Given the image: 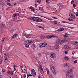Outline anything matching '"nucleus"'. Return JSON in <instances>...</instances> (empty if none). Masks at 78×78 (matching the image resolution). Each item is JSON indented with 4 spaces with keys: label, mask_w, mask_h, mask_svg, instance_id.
Returning a JSON list of instances; mask_svg holds the SVG:
<instances>
[{
    "label": "nucleus",
    "mask_w": 78,
    "mask_h": 78,
    "mask_svg": "<svg viewBox=\"0 0 78 78\" xmlns=\"http://www.w3.org/2000/svg\"><path fill=\"white\" fill-rule=\"evenodd\" d=\"M31 19L32 20L35 21V22H42V20L41 19L38 17H32Z\"/></svg>",
    "instance_id": "nucleus-1"
},
{
    "label": "nucleus",
    "mask_w": 78,
    "mask_h": 78,
    "mask_svg": "<svg viewBox=\"0 0 78 78\" xmlns=\"http://www.w3.org/2000/svg\"><path fill=\"white\" fill-rule=\"evenodd\" d=\"M51 69L53 72V74L54 75H56L57 74V72H56V70L55 69V68L54 66H52L51 67Z\"/></svg>",
    "instance_id": "nucleus-2"
},
{
    "label": "nucleus",
    "mask_w": 78,
    "mask_h": 78,
    "mask_svg": "<svg viewBox=\"0 0 78 78\" xmlns=\"http://www.w3.org/2000/svg\"><path fill=\"white\" fill-rule=\"evenodd\" d=\"M65 42V40H61L60 39H58L57 40L56 42V44H61L62 43H64Z\"/></svg>",
    "instance_id": "nucleus-3"
},
{
    "label": "nucleus",
    "mask_w": 78,
    "mask_h": 78,
    "mask_svg": "<svg viewBox=\"0 0 78 78\" xmlns=\"http://www.w3.org/2000/svg\"><path fill=\"white\" fill-rule=\"evenodd\" d=\"M30 71L31 74L32 75V76H36V72L34 69H31Z\"/></svg>",
    "instance_id": "nucleus-4"
},
{
    "label": "nucleus",
    "mask_w": 78,
    "mask_h": 78,
    "mask_svg": "<svg viewBox=\"0 0 78 78\" xmlns=\"http://www.w3.org/2000/svg\"><path fill=\"white\" fill-rule=\"evenodd\" d=\"M50 56L51 58H55V57L56 56V55L55 53H53L51 54Z\"/></svg>",
    "instance_id": "nucleus-5"
},
{
    "label": "nucleus",
    "mask_w": 78,
    "mask_h": 78,
    "mask_svg": "<svg viewBox=\"0 0 78 78\" xmlns=\"http://www.w3.org/2000/svg\"><path fill=\"white\" fill-rule=\"evenodd\" d=\"M19 13H15L13 15L12 17L14 18L16 17L17 16H19Z\"/></svg>",
    "instance_id": "nucleus-6"
},
{
    "label": "nucleus",
    "mask_w": 78,
    "mask_h": 78,
    "mask_svg": "<svg viewBox=\"0 0 78 78\" xmlns=\"http://www.w3.org/2000/svg\"><path fill=\"white\" fill-rule=\"evenodd\" d=\"M67 50V51H69L70 49H71V48H70V47L69 46H68V45H67L66 46V47L65 48Z\"/></svg>",
    "instance_id": "nucleus-7"
},
{
    "label": "nucleus",
    "mask_w": 78,
    "mask_h": 78,
    "mask_svg": "<svg viewBox=\"0 0 78 78\" xmlns=\"http://www.w3.org/2000/svg\"><path fill=\"white\" fill-rule=\"evenodd\" d=\"M8 58H9L8 55H5L4 57V61H5H5H6V60H8Z\"/></svg>",
    "instance_id": "nucleus-8"
},
{
    "label": "nucleus",
    "mask_w": 78,
    "mask_h": 78,
    "mask_svg": "<svg viewBox=\"0 0 78 78\" xmlns=\"http://www.w3.org/2000/svg\"><path fill=\"white\" fill-rule=\"evenodd\" d=\"M69 16L70 17H71L73 19H75V15L72 13L70 14L69 15Z\"/></svg>",
    "instance_id": "nucleus-9"
},
{
    "label": "nucleus",
    "mask_w": 78,
    "mask_h": 78,
    "mask_svg": "<svg viewBox=\"0 0 78 78\" xmlns=\"http://www.w3.org/2000/svg\"><path fill=\"white\" fill-rule=\"evenodd\" d=\"M27 69V68L25 66H23L22 68V70L23 71H25Z\"/></svg>",
    "instance_id": "nucleus-10"
},
{
    "label": "nucleus",
    "mask_w": 78,
    "mask_h": 78,
    "mask_svg": "<svg viewBox=\"0 0 78 78\" xmlns=\"http://www.w3.org/2000/svg\"><path fill=\"white\" fill-rule=\"evenodd\" d=\"M63 66L64 67H68L69 66V65L67 63H64L63 65Z\"/></svg>",
    "instance_id": "nucleus-11"
},
{
    "label": "nucleus",
    "mask_w": 78,
    "mask_h": 78,
    "mask_svg": "<svg viewBox=\"0 0 78 78\" xmlns=\"http://www.w3.org/2000/svg\"><path fill=\"white\" fill-rule=\"evenodd\" d=\"M72 43L75 45H78V42L77 41H73Z\"/></svg>",
    "instance_id": "nucleus-12"
},
{
    "label": "nucleus",
    "mask_w": 78,
    "mask_h": 78,
    "mask_svg": "<svg viewBox=\"0 0 78 78\" xmlns=\"http://www.w3.org/2000/svg\"><path fill=\"white\" fill-rule=\"evenodd\" d=\"M51 37H53V36H46V39H50V38H51Z\"/></svg>",
    "instance_id": "nucleus-13"
},
{
    "label": "nucleus",
    "mask_w": 78,
    "mask_h": 78,
    "mask_svg": "<svg viewBox=\"0 0 78 78\" xmlns=\"http://www.w3.org/2000/svg\"><path fill=\"white\" fill-rule=\"evenodd\" d=\"M54 48H55L56 49H57L58 48H59V46L58 45H56L54 47Z\"/></svg>",
    "instance_id": "nucleus-14"
},
{
    "label": "nucleus",
    "mask_w": 78,
    "mask_h": 78,
    "mask_svg": "<svg viewBox=\"0 0 78 78\" xmlns=\"http://www.w3.org/2000/svg\"><path fill=\"white\" fill-rule=\"evenodd\" d=\"M59 6L60 8H62L63 6H64V5H63L62 3H60L59 4Z\"/></svg>",
    "instance_id": "nucleus-15"
},
{
    "label": "nucleus",
    "mask_w": 78,
    "mask_h": 78,
    "mask_svg": "<svg viewBox=\"0 0 78 78\" xmlns=\"http://www.w3.org/2000/svg\"><path fill=\"white\" fill-rule=\"evenodd\" d=\"M64 58L65 60H66V61H68V60H69V58H68L67 56H64Z\"/></svg>",
    "instance_id": "nucleus-16"
},
{
    "label": "nucleus",
    "mask_w": 78,
    "mask_h": 78,
    "mask_svg": "<svg viewBox=\"0 0 78 78\" xmlns=\"http://www.w3.org/2000/svg\"><path fill=\"white\" fill-rule=\"evenodd\" d=\"M39 69L40 70H41V71H43V69H42V67L40 65L39 66Z\"/></svg>",
    "instance_id": "nucleus-17"
},
{
    "label": "nucleus",
    "mask_w": 78,
    "mask_h": 78,
    "mask_svg": "<svg viewBox=\"0 0 78 78\" xmlns=\"http://www.w3.org/2000/svg\"><path fill=\"white\" fill-rule=\"evenodd\" d=\"M3 27H4V25L3 24L1 25L0 26V28L1 29H2V28H3Z\"/></svg>",
    "instance_id": "nucleus-18"
},
{
    "label": "nucleus",
    "mask_w": 78,
    "mask_h": 78,
    "mask_svg": "<svg viewBox=\"0 0 78 78\" xmlns=\"http://www.w3.org/2000/svg\"><path fill=\"white\" fill-rule=\"evenodd\" d=\"M70 76V74L68 73L66 75V78H69Z\"/></svg>",
    "instance_id": "nucleus-19"
},
{
    "label": "nucleus",
    "mask_w": 78,
    "mask_h": 78,
    "mask_svg": "<svg viewBox=\"0 0 78 78\" xmlns=\"http://www.w3.org/2000/svg\"><path fill=\"white\" fill-rule=\"evenodd\" d=\"M72 72V69H70L68 71V73H71Z\"/></svg>",
    "instance_id": "nucleus-20"
},
{
    "label": "nucleus",
    "mask_w": 78,
    "mask_h": 78,
    "mask_svg": "<svg viewBox=\"0 0 78 78\" xmlns=\"http://www.w3.org/2000/svg\"><path fill=\"white\" fill-rule=\"evenodd\" d=\"M36 2H37V3H38L39 4L41 3V0H36Z\"/></svg>",
    "instance_id": "nucleus-21"
},
{
    "label": "nucleus",
    "mask_w": 78,
    "mask_h": 78,
    "mask_svg": "<svg viewBox=\"0 0 78 78\" xmlns=\"http://www.w3.org/2000/svg\"><path fill=\"white\" fill-rule=\"evenodd\" d=\"M17 34H15L12 37V38H14V37H16V36H17Z\"/></svg>",
    "instance_id": "nucleus-22"
},
{
    "label": "nucleus",
    "mask_w": 78,
    "mask_h": 78,
    "mask_svg": "<svg viewBox=\"0 0 78 78\" xmlns=\"http://www.w3.org/2000/svg\"><path fill=\"white\" fill-rule=\"evenodd\" d=\"M51 8V7L50 6H47L46 7V9L48 10H49Z\"/></svg>",
    "instance_id": "nucleus-23"
},
{
    "label": "nucleus",
    "mask_w": 78,
    "mask_h": 78,
    "mask_svg": "<svg viewBox=\"0 0 78 78\" xmlns=\"http://www.w3.org/2000/svg\"><path fill=\"white\" fill-rule=\"evenodd\" d=\"M46 71L47 72V74H49V73H50V71H49V70L48 68H46Z\"/></svg>",
    "instance_id": "nucleus-24"
},
{
    "label": "nucleus",
    "mask_w": 78,
    "mask_h": 78,
    "mask_svg": "<svg viewBox=\"0 0 78 78\" xmlns=\"http://www.w3.org/2000/svg\"><path fill=\"white\" fill-rule=\"evenodd\" d=\"M43 47H46L47 46V43H43Z\"/></svg>",
    "instance_id": "nucleus-25"
},
{
    "label": "nucleus",
    "mask_w": 78,
    "mask_h": 78,
    "mask_svg": "<svg viewBox=\"0 0 78 78\" xmlns=\"http://www.w3.org/2000/svg\"><path fill=\"white\" fill-rule=\"evenodd\" d=\"M24 45L25 47L27 48H28L29 47V45L27 44H25Z\"/></svg>",
    "instance_id": "nucleus-26"
},
{
    "label": "nucleus",
    "mask_w": 78,
    "mask_h": 78,
    "mask_svg": "<svg viewBox=\"0 0 78 78\" xmlns=\"http://www.w3.org/2000/svg\"><path fill=\"white\" fill-rule=\"evenodd\" d=\"M30 44H33V43L34 42V40H30Z\"/></svg>",
    "instance_id": "nucleus-27"
},
{
    "label": "nucleus",
    "mask_w": 78,
    "mask_h": 78,
    "mask_svg": "<svg viewBox=\"0 0 78 78\" xmlns=\"http://www.w3.org/2000/svg\"><path fill=\"white\" fill-rule=\"evenodd\" d=\"M58 31H63V30H64V28H61L58 29Z\"/></svg>",
    "instance_id": "nucleus-28"
},
{
    "label": "nucleus",
    "mask_w": 78,
    "mask_h": 78,
    "mask_svg": "<svg viewBox=\"0 0 78 78\" xmlns=\"http://www.w3.org/2000/svg\"><path fill=\"white\" fill-rule=\"evenodd\" d=\"M68 20H69V21H70L71 22H73V20H72L70 18H69L68 19Z\"/></svg>",
    "instance_id": "nucleus-29"
},
{
    "label": "nucleus",
    "mask_w": 78,
    "mask_h": 78,
    "mask_svg": "<svg viewBox=\"0 0 78 78\" xmlns=\"http://www.w3.org/2000/svg\"><path fill=\"white\" fill-rule=\"evenodd\" d=\"M69 78H73V75L71 74L70 75Z\"/></svg>",
    "instance_id": "nucleus-30"
},
{
    "label": "nucleus",
    "mask_w": 78,
    "mask_h": 78,
    "mask_svg": "<svg viewBox=\"0 0 78 78\" xmlns=\"http://www.w3.org/2000/svg\"><path fill=\"white\" fill-rule=\"evenodd\" d=\"M32 76V75L31 74H27V78H28L29 76Z\"/></svg>",
    "instance_id": "nucleus-31"
},
{
    "label": "nucleus",
    "mask_w": 78,
    "mask_h": 78,
    "mask_svg": "<svg viewBox=\"0 0 78 78\" xmlns=\"http://www.w3.org/2000/svg\"><path fill=\"white\" fill-rule=\"evenodd\" d=\"M39 9H40V10H41V11H44V9H43V8L42 7H39Z\"/></svg>",
    "instance_id": "nucleus-32"
},
{
    "label": "nucleus",
    "mask_w": 78,
    "mask_h": 78,
    "mask_svg": "<svg viewBox=\"0 0 78 78\" xmlns=\"http://www.w3.org/2000/svg\"><path fill=\"white\" fill-rule=\"evenodd\" d=\"M0 4L1 5H5V4L4 3L2 2H0Z\"/></svg>",
    "instance_id": "nucleus-33"
},
{
    "label": "nucleus",
    "mask_w": 78,
    "mask_h": 78,
    "mask_svg": "<svg viewBox=\"0 0 78 78\" xmlns=\"http://www.w3.org/2000/svg\"><path fill=\"white\" fill-rule=\"evenodd\" d=\"M6 73H8V74H11V72L10 71H8L6 72Z\"/></svg>",
    "instance_id": "nucleus-34"
},
{
    "label": "nucleus",
    "mask_w": 78,
    "mask_h": 78,
    "mask_svg": "<svg viewBox=\"0 0 78 78\" xmlns=\"http://www.w3.org/2000/svg\"><path fill=\"white\" fill-rule=\"evenodd\" d=\"M30 40H27V44H30Z\"/></svg>",
    "instance_id": "nucleus-35"
},
{
    "label": "nucleus",
    "mask_w": 78,
    "mask_h": 78,
    "mask_svg": "<svg viewBox=\"0 0 78 78\" xmlns=\"http://www.w3.org/2000/svg\"><path fill=\"white\" fill-rule=\"evenodd\" d=\"M40 45L41 47H44V46L43 45V43L40 44Z\"/></svg>",
    "instance_id": "nucleus-36"
},
{
    "label": "nucleus",
    "mask_w": 78,
    "mask_h": 78,
    "mask_svg": "<svg viewBox=\"0 0 78 78\" xmlns=\"http://www.w3.org/2000/svg\"><path fill=\"white\" fill-rule=\"evenodd\" d=\"M5 41V38H2V42H3Z\"/></svg>",
    "instance_id": "nucleus-37"
},
{
    "label": "nucleus",
    "mask_w": 78,
    "mask_h": 78,
    "mask_svg": "<svg viewBox=\"0 0 78 78\" xmlns=\"http://www.w3.org/2000/svg\"><path fill=\"white\" fill-rule=\"evenodd\" d=\"M38 27L40 28H42V29H44V28L43 27H42L40 26H38Z\"/></svg>",
    "instance_id": "nucleus-38"
},
{
    "label": "nucleus",
    "mask_w": 78,
    "mask_h": 78,
    "mask_svg": "<svg viewBox=\"0 0 78 78\" xmlns=\"http://www.w3.org/2000/svg\"><path fill=\"white\" fill-rule=\"evenodd\" d=\"M78 62V60H76L74 61V63L75 64H76Z\"/></svg>",
    "instance_id": "nucleus-39"
},
{
    "label": "nucleus",
    "mask_w": 78,
    "mask_h": 78,
    "mask_svg": "<svg viewBox=\"0 0 78 78\" xmlns=\"http://www.w3.org/2000/svg\"><path fill=\"white\" fill-rule=\"evenodd\" d=\"M71 3L72 4H73V3H74V1L73 0H72L71 1Z\"/></svg>",
    "instance_id": "nucleus-40"
},
{
    "label": "nucleus",
    "mask_w": 78,
    "mask_h": 78,
    "mask_svg": "<svg viewBox=\"0 0 78 78\" xmlns=\"http://www.w3.org/2000/svg\"><path fill=\"white\" fill-rule=\"evenodd\" d=\"M7 4L9 6H11V3H9V2H7Z\"/></svg>",
    "instance_id": "nucleus-41"
},
{
    "label": "nucleus",
    "mask_w": 78,
    "mask_h": 78,
    "mask_svg": "<svg viewBox=\"0 0 78 78\" xmlns=\"http://www.w3.org/2000/svg\"><path fill=\"white\" fill-rule=\"evenodd\" d=\"M52 11H56V9L54 8V9H52Z\"/></svg>",
    "instance_id": "nucleus-42"
},
{
    "label": "nucleus",
    "mask_w": 78,
    "mask_h": 78,
    "mask_svg": "<svg viewBox=\"0 0 78 78\" xmlns=\"http://www.w3.org/2000/svg\"><path fill=\"white\" fill-rule=\"evenodd\" d=\"M64 37H69L67 36H66V35H64L63 36Z\"/></svg>",
    "instance_id": "nucleus-43"
},
{
    "label": "nucleus",
    "mask_w": 78,
    "mask_h": 78,
    "mask_svg": "<svg viewBox=\"0 0 78 78\" xmlns=\"http://www.w3.org/2000/svg\"><path fill=\"white\" fill-rule=\"evenodd\" d=\"M2 71L3 72H6V70H5V69H2Z\"/></svg>",
    "instance_id": "nucleus-44"
},
{
    "label": "nucleus",
    "mask_w": 78,
    "mask_h": 78,
    "mask_svg": "<svg viewBox=\"0 0 78 78\" xmlns=\"http://www.w3.org/2000/svg\"><path fill=\"white\" fill-rule=\"evenodd\" d=\"M2 60L0 59V64H2Z\"/></svg>",
    "instance_id": "nucleus-45"
},
{
    "label": "nucleus",
    "mask_w": 78,
    "mask_h": 78,
    "mask_svg": "<svg viewBox=\"0 0 78 78\" xmlns=\"http://www.w3.org/2000/svg\"><path fill=\"white\" fill-rule=\"evenodd\" d=\"M21 1L22 2H24L27 1V0H21Z\"/></svg>",
    "instance_id": "nucleus-46"
},
{
    "label": "nucleus",
    "mask_w": 78,
    "mask_h": 78,
    "mask_svg": "<svg viewBox=\"0 0 78 78\" xmlns=\"http://www.w3.org/2000/svg\"><path fill=\"white\" fill-rule=\"evenodd\" d=\"M38 56L39 57H41V54L40 53L38 54Z\"/></svg>",
    "instance_id": "nucleus-47"
},
{
    "label": "nucleus",
    "mask_w": 78,
    "mask_h": 78,
    "mask_svg": "<svg viewBox=\"0 0 78 78\" xmlns=\"http://www.w3.org/2000/svg\"><path fill=\"white\" fill-rule=\"evenodd\" d=\"M50 21L51 22V23H55V21L51 20Z\"/></svg>",
    "instance_id": "nucleus-48"
},
{
    "label": "nucleus",
    "mask_w": 78,
    "mask_h": 78,
    "mask_svg": "<svg viewBox=\"0 0 78 78\" xmlns=\"http://www.w3.org/2000/svg\"><path fill=\"white\" fill-rule=\"evenodd\" d=\"M50 21L51 22V23H55V21L51 20Z\"/></svg>",
    "instance_id": "nucleus-49"
},
{
    "label": "nucleus",
    "mask_w": 78,
    "mask_h": 78,
    "mask_svg": "<svg viewBox=\"0 0 78 78\" xmlns=\"http://www.w3.org/2000/svg\"><path fill=\"white\" fill-rule=\"evenodd\" d=\"M76 16H78V12H76Z\"/></svg>",
    "instance_id": "nucleus-50"
},
{
    "label": "nucleus",
    "mask_w": 78,
    "mask_h": 78,
    "mask_svg": "<svg viewBox=\"0 0 78 78\" xmlns=\"http://www.w3.org/2000/svg\"><path fill=\"white\" fill-rule=\"evenodd\" d=\"M31 10L32 11H33V12H34V9H33V8Z\"/></svg>",
    "instance_id": "nucleus-51"
},
{
    "label": "nucleus",
    "mask_w": 78,
    "mask_h": 78,
    "mask_svg": "<svg viewBox=\"0 0 78 78\" xmlns=\"http://www.w3.org/2000/svg\"><path fill=\"white\" fill-rule=\"evenodd\" d=\"M41 39H45V37H44L43 36H41Z\"/></svg>",
    "instance_id": "nucleus-52"
},
{
    "label": "nucleus",
    "mask_w": 78,
    "mask_h": 78,
    "mask_svg": "<svg viewBox=\"0 0 78 78\" xmlns=\"http://www.w3.org/2000/svg\"><path fill=\"white\" fill-rule=\"evenodd\" d=\"M11 72V75H13V73H14V72L12 71Z\"/></svg>",
    "instance_id": "nucleus-53"
},
{
    "label": "nucleus",
    "mask_w": 78,
    "mask_h": 78,
    "mask_svg": "<svg viewBox=\"0 0 78 78\" xmlns=\"http://www.w3.org/2000/svg\"><path fill=\"white\" fill-rule=\"evenodd\" d=\"M73 6L74 8H75V7H76V5L75 4H73Z\"/></svg>",
    "instance_id": "nucleus-54"
},
{
    "label": "nucleus",
    "mask_w": 78,
    "mask_h": 78,
    "mask_svg": "<svg viewBox=\"0 0 78 78\" xmlns=\"http://www.w3.org/2000/svg\"><path fill=\"white\" fill-rule=\"evenodd\" d=\"M65 35H66V36H69V34H67V33H66V34H65Z\"/></svg>",
    "instance_id": "nucleus-55"
},
{
    "label": "nucleus",
    "mask_w": 78,
    "mask_h": 78,
    "mask_svg": "<svg viewBox=\"0 0 78 78\" xmlns=\"http://www.w3.org/2000/svg\"><path fill=\"white\" fill-rule=\"evenodd\" d=\"M65 54H68V52L67 51H66L65 52Z\"/></svg>",
    "instance_id": "nucleus-56"
},
{
    "label": "nucleus",
    "mask_w": 78,
    "mask_h": 78,
    "mask_svg": "<svg viewBox=\"0 0 78 78\" xmlns=\"http://www.w3.org/2000/svg\"><path fill=\"white\" fill-rule=\"evenodd\" d=\"M49 0H45V1H46V3H48V1H49Z\"/></svg>",
    "instance_id": "nucleus-57"
},
{
    "label": "nucleus",
    "mask_w": 78,
    "mask_h": 78,
    "mask_svg": "<svg viewBox=\"0 0 78 78\" xmlns=\"http://www.w3.org/2000/svg\"><path fill=\"white\" fill-rule=\"evenodd\" d=\"M57 23L58 22L56 21H54V23H55V24H57Z\"/></svg>",
    "instance_id": "nucleus-58"
},
{
    "label": "nucleus",
    "mask_w": 78,
    "mask_h": 78,
    "mask_svg": "<svg viewBox=\"0 0 78 78\" xmlns=\"http://www.w3.org/2000/svg\"><path fill=\"white\" fill-rule=\"evenodd\" d=\"M16 67V65H13V68H15V67Z\"/></svg>",
    "instance_id": "nucleus-59"
},
{
    "label": "nucleus",
    "mask_w": 78,
    "mask_h": 78,
    "mask_svg": "<svg viewBox=\"0 0 78 78\" xmlns=\"http://www.w3.org/2000/svg\"><path fill=\"white\" fill-rule=\"evenodd\" d=\"M35 8H36L37 6V5L35 4Z\"/></svg>",
    "instance_id": "nucleus-60"
},
{
    "label": "nucleus",
    "mask_w": 78,
    "mask_h": 78,
    "mask_svg": "<svg viewBox=\"0 0 78 78\" xmlns=\"http://www.w3.org/2000/svg\"><path fill=\"white\" fill-rule=\"evenodd\" d=\"M33 8V7H29V9H31Z\"/></svg>",
    "instance_id": "nucleus-61"
},
{
    "label": "nucleus",
    "mask_w": 78,
    "mask_h": 78,
    "mask_svg": "<svg viewBox=\"0 0 78 78\" xmlns=\"http://www.w3.org/2000/svg\"><path fill=\"white\" fill-rule=\"evenodd\" d=\"M30 36V34H27V37H28V36Z\"/></svg>",
    "instance_id": "nucleus-62"
},
{
    "label": "nucleus",
    "mask_w": 78,
    "mask_h": 78,
    "mask_svg": "<svg viewBox=\"0 0 78 78\" xmlns=\"http://www.w3.org/2000/svg\"><path fill=\"white\" fill-rule=\"evenodd\" d=\"M32 45H33V47H35V44H32Z\"/></svg>",
    "instance_id": "nucleus-63"
},
{
    "label": "nucleus",
    "mask_w": 78,
    "mask_h": 78,
    "mask_svg": "<svg viewBox=\"0 0 78 78\" xmlns=\"http://www.w3.org/2000/svg\"><path fill=\"white\" fill-rule=\"evenodd\" d=\"M24 78H25V77H26V75H25V74L24 75Z\"/></svg>",
    "instance_id": "nucleus-64"
}]
</instances>
